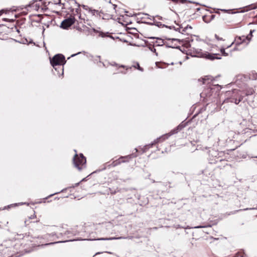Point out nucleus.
<instances>
[{
    "instance_id": "obj_39",
    "label": "nucleus",
    "mask_w": 257,
    "mask_h": 257,
    "mask_svg": "<svg viewBox=\"0 0 257 257\" xmlns=\"http://www.w3.org/2000/svg\"><path fill=\"white\" fill-rule=\"evenodd\" d=\"M120 67H123V68H124V67H125V66H123V65H121Z\"/></svg>"
},
{
    "instance_id": "obj_16",
    "label": "nucleus",
    "mask_w": 257,
    "mask_h": 257,
    "mask_svg": "<svg viewBox=\"0 0 257 257\" xmlns=\"http://www.w3.org/2000/svg\"><path fill=\"white\" fill-rule=\"evenodd\" d=\"M249 78L252 80H256L257 79V73L252 72L249 74Z\"/></svg>"
},
{
    "instance_id": "obj_21",
    "label": "nucleus",
    "mask_w": 257,
    "mask_h": 257,
    "mask_svg": "<svg viewBox=\"0 0 257 257\" xmlns=\"http://www.w3.org/2000/svg\"><path fill=\"white\" fill-rule=\"evenodd\" d=\"M134 67H135L136 68H137L141 71H143V69L140 66L139 63H137L136 65H134Z\"/></svg>"
},
{
    "instance_id": "obj_23",
    "label": "nucleus",
    "mask_w": 257,
    "mask_h": 257,
    "mask_svg": "<svg viewBox=\"0 0 257 257\" xmlns=\"http://www.w3.org/2000/svg\"><path fill=\"white\" fill-rule=\"evenodd\" d=\"M130 159H129V158L124 159H121V163H122L128 162L129 161V160H130Z\"/></svg>"
},
{
    "instance_id": "obj_8",
    "label": "nucleus",
    "mask_w": 257,
    "mask_h": 257,
    "mask_svg": "<svg viewBox=\"0 0 257 257\" xmlns=\"http://www.w3.org/2000/svg\"><path fill=\"white\" fill-rule=\"evenodd\" d=\"M137 156V155L134 154H132L131 155H127L125 156H121L118 159L113 161L111 164L110 166H111L112 167H115L120 164L121 163V159H124L127 158L132 159L133 158L136 157Z\"/></svg>"
},
{
    "instance_id": "obj_10",
    "label": "nucleus",
    "mask_w": 257,
    "mask_h": 257,
    "mask_svg": "<svg viewBox=\"0 0 257 257\" xmlns=\"http://www.w3.org/2000/svg\"><path fill=\"white\" fill-rule=\"evenodd\" d=\"M130 238V237H125L120 236V237H109V238H100L98 239V240H114V239H125V238Z\"/></svg>"
},
{
    "instance_id": "obj_19",
    "label": "nucleus",
    "mask_w": 257,
    "mask_h": 257,
    "mask_svg": "<svg viewBox=\"0 0 257 257\" xmlns=\"http://www.w3.org/2000/svg\"><path fill=\"white\" fill-rule=\"evenodd\" d=\"M156 25L157 26H158V27H166V28H169V26H168L167 25H165V24H162L160 22H157Z\"/></svg>"
},
{
    "instance_id": "obj_5",
    "label": "nucleus",
    "mask_w": 257,
    "mask_h": 257,
    "mask_svg": "<svg viewBox=\"0 0 257 257\" xmlns=\"http://www.w3.org/2000/svg\"><path fill=\"white\" fill-rule=\"evenodd\" d=\"M254 32V30H250L249 34L247 36H242L236 37L234 40V42L235 43L236 45H239L243 43H245L246 41H247L246 42L247 45L251 39L252 37V34Z\"/></svg>"
},
{
    "instance_id": "obj_47",
    "label": "nucleus",
    "mask_w": 257,
    "mask_h": 257,
    "mask_svg": "<svg viewBox=\"0 0 257 257\" xmlns=\"http://www.w3.org/2000/svg\"><path fill=\"white\" fill-rule=\"evenodd\" d=\"M60 235L61 236H62V233H60Z\"/></svg>"
},
{
    "instance_id": "obj_13",
    "label": "nucleus",
    "mask_w": 257,
    "mask_h": 257,
    "mask_svg": "<svg viewBox=\"0 0 257 257\" xmlns=\"http://www.w3.org/2000/svg\"><path fill=\"white\" fill-rule=\"evenodd\" d=\"M169 28L170 29H174L176 31H178L182 34H183L184 32H183V28L181 27L180 26L179 28H176L174 26H169Z\"/></svg>"
},
{
    "instance_id": "obj_2",
    "label": "nucleus",
    "mask_w": 257,
    "mask_h": 257,
    "mask_svg": "<svg viewBox=\"0 0 257 257\" xmlns=\"http://www.w3.org/2000/svg\"><path fill=\"white\" fill-rule=\"evenodd\" d=\"M185 126V124H183V122L180 123L178 126L175 127L174 129L172 130L169 133L166 134L165 135H163L161 137L157 138L155 140H154V142L151 144L149 145V146L151 147L154 144H156L159 143L160 141H164L166 139H168L171 136L177 134L179 131H181L182 128H183Z\"/></svg>"
},
{
    "instance_id": "obj_20",
    "label": "nucleus",
    "mask_w": 257,
    "mask_h": 257,
    "mask_svg": "<svg viewBox=\"0 0 257 257\" xmlns=\"http://www.w3.org/2000/svg\"><path fill=\"white\" fill-rule=\"evenodd\" d=\"M209 153H211V155L213 156H214L215 157L217 155H218V153L215 151V150H212L211 151H209ZM210 155V154H209Z\"/></svg>"
},
{
    "instance_id": "obj_48",
    "label": "nucleus",
    "mask_w": 257,
    "mask_h": 257,
    "mask_svg": "<svg viewBox=\"0 0 257 257\" xmlns=\"http://www.w3.org/2000/svg\"><path fill=\"white\" fill-rule=\"evenodd\" d=\"M255 7H252L251 9H255Z\"/></svg>"
},
{
    "instance_id": "obj_25",
    "label": "nucleus",
    "mask_w": 257,
    "mask_h": 257,
    "mask_svg": "<svg viewBox=\"0 0 257 257\" xmlns=\"http://www.w3.org/2000/svg\"><path fill=\"white\" fill-rule=\"evenodd\" d=\"M61 0H55L54 3L56 5H60L61 4Z\"/></svg>"
},
{
    "instance_id": "obj_17",
    "label": "nucleus",
    "mask_w": 257,
    "mask_h": 257,
    "mask_svg": "<svg viewBox=\"0 0 257 257\" xmlns=\"http://www.w3.org/2000/svg\"><path fill=\"white\" fill-rule=\"evenodd\" d=\"M242 99V98H241V97H240L239 99H237V98L234 99L233 98V99H232V100H231V102H234L235 104H238L241 101Z\"/></svg>"
},
{
    "instance_id": "obj_1",
    "label": "nucleus",
    "mask_w": 257,
    "mask_h": 257,
    "mask_svg": "<svg viewBox=\"0 0 257 257\" xmlns=\"http://www.w3.org/2000/svg\"><path fill=\"white\" fill-rule=\"evenodd\" d=\"M73 162L75 167L79 171H81L86 166V160L82 154L78 155L76 153L73 157Z\"/></svg>"
},
{
    "instance_id": "obj_41",
    "label": "nucleus",
    "mask_w": 257,
    "mask_h": 257,
    "mask_svg": "<svg viewBox=\"0 0 257 257\" xmlns=\"http://www.w3.org/2000/svg\"><path fill=\"white\" fill-rule=\"evenodd\" d=\"M203 83H205V82H204V81H205V79H203Z\"/></svg>"
},
{
    "instance_id": "obj_53",
    "label": "nucleus",
    "mask_w": 257,
    "mask_h": 257,
    "mask_svg": "<svg viewBox=\"0 0 257 257\" xmlns=\"http://www.w3.org/2000/svg\"><path fill=\"white\" fill-rule=\"evenodd\" d=\"M256 164H257V162H256Z\"/></svg>"
},
{
    "instance_id": "obj_31",
    "label": "nucleus",
    "mask_w": 257,
    "mask_h": 257,
    "mask_svg": "<svg viewBox=\"0 0 257 257\" xmlns=\"http://www.w3.org/2000/svg\"><path fill=\"white\" fill-rule=\"evenodd\" d=\"M215 37L218 40H222V38H219L218 36H217V35H215Z\"/></svg>"
},
{
    "instance_id": "obj_44",
    "label": "nucleus",
    "mask_w": 257,
    "mask_h": 257,
    "mask_svg": "<svg viewBox=\"0 0 257 257\" xmlns=\"http://www.w3.org/2000/svg\"><path fill=\"white\" fill-rule=\"evenodd\" d=\"M85 179H83L80 182L84 180Z\"/></svg>"
},
{
    "instance_id": "obj_14",
    "label": "nucleus",
    "mask_w": 257,
    "mask_h": 257,
    "mask_svg": "<svg viewBox=\"0 0 257 257\" xmlns=\"http://www.w3.org/2000/svg\"><path fill=\"white\" fill-rule=\"evenodd\" d=\"M209 20H206V17H203V21L205 22V23H209L211 20H212L214 17H215V15H211L210 16H209Z\"/></svg>"
},
{
    "instance_id": "obj_26",
    "label": "nucleus",
    "mask_w": 257,
    "mask_h": 257,
    "mask_svg": "<svg viewBox=\"0 0 257 257\" xmlns=\"http://www.w3.org/2000/svg\"><path fill=\"white\" fill-rule=\"evenodd\" d=\"M149 49H150V50L151 51H152V52H154V53H155V52H156V49H155L154 47H149Z\"/></svg>"
},
{
    "instance_id": "obj_35",
    "label": "nucleus",
    "mask_w": 257,
    "mask_h": 257,
    "mask_svg": "<svg viewBox=\"0 0 257 257\" xmlns=\"http://www.w3.org/2000/svg\"><path fill=\"white\" fill-rule=\"evenodd\" d=\"M57 193H54V194H51V195H50L49 196V197H51V196H52L53 195H54V194H57Z\"/></svg>"
},
{
    "instance_id": "obj_27",
    "label": "nucleus",
    "mask_w": 257,
    "mask_h": 257,
    "mask_svg": "<svg viewBox=\"0 0 257 257\" xmlns=\"http://www.w3.org/2000/svg\"><path fill=\"white\" fill-rule=\"evenodd\" d=\"M160 41L161 42H159V44H158V46H162L164 44V42L162 40L160 39Z\"/></svg>"
},
{
    "instance_id": "obj_6",
    "label": "nucleus",
    "mask_w": 257,
    "mask_h": 257,
    "mask_svg": "<svg viewBox=\"0 0 257 257\" xmlns=\"http://www.w3.org/2000/svg\"><path fill=\"white\" fill-rule=\"evenodd\" d=\"M75 21V19L74 16H71L70 18L63 20L61 24V27L63 29H67L72 26Z\"/></svg>"
},
{
    "instance_id": "obj_51",
    "label": "nucleus",
    "mask_w": 257,
    "mask_h": 257,
    "mask_svg": "<svg viewBox=\"0 0 257 257\" xmlns=\"http://www.w3.org/2000/svg\"><path fill=\"white\" fill-rule=\"evenodd\" d=\"M24 203H21V204L22 205V204H24Z\"/></svg>"
},
{
    "instance_id": "obj_50",
    "label": "nucleus",
    "mask_w": 257,
    "mask_h": 257,
    "mask_svg": "<svg viewBox=\"0 0 257 257\" xmlns=\"http://www.w3.org/2000/svg\"><path fill=\"white\" fill-rule=\"evenodd\" d=\"M59 238V236H57V238Z\"/></svg>"
},
{
    "instance_id": "obj_40",
    "label": "nucleus",
    "mask_w": 257,
    "mask_h": 257,
    "mask_svg": "<svg viewBox=\"0 0 257 257\" xmlns=\"http://www.w3.org/2000/svg\"><path fill=\"white\" fill-rule=\"evenodd\" d=\"M108 3H109V4H111V1H110V0H109V1Z\"/></svg>"
},
{
    "instance_id": "obj_36",
    "label": "nucleus",
    "mask_w": 257,
    "mask_h": 257,
    "mask_svg": "<svg viewBox=\"0 0 257 257\" xmlns=\"http://www.w3.org/2000/svg\"><path fill=\"white\" fill-rule=\"evenodd\" d=\"M112 6L113 7V9L115 10L116 7V5H113Z\"/></svg>"
},
{
    "instance_id": "obj_42",
    "label": "nucleus",
    "mask_w": 257,
    "mask_h": 257,
    "mask_svg": "<svg viewBox=\"0 0 257 257\" xmlns=\"http://www.w3.org/2000/svg\"><path fill=\"white\" fill-rule=\"evenodd\" d=\"M237 91H238V90H234V92H237Z\"/></svg>"
},
{
    "instance_id": "obj_3",
    "label": "nucleus",
    "mask_w": 257,
    "mask_h": 257,
    "mask_svg": "<svg viewBox=\"0 0 257 257\" xmlns=\"http://www.w3.org/2000/svg\"><path fill=\"white\" fill-rule=\"evenodd\" d=\"M50 63L53 67L57 70L56 66L61 67L66 63L65 57L60 54L55 55L52 58H50Z\"/></svg>"
},
{
    "instance_id": "obj_33",
    "label": "nucleus",
    "mask_w": 257,
    "mask_h": 257,
    "mask_svg": "<svg viewBox=\"0 0 257 257\" xmlns=\"http://www.w3.org/2000/svg\"><path fill=\"white\" fill-rule=\"evenodd\" d=\"M79 53H80V52H79V53H78L77 54H73V55H71V57H74V56H76V55H77V54H78Z\"/></svg>"
},
{
    "instance_id": "obj_7",
    "label": "nucleus",
    "mask_w": 257,
    "mask_h": 257,
    "mask_svg": "<svg viewBox=\"0 0 257 257\" xmlns=\"http://www.w3.org/2000/svg\"><path fill=\"white\" fill-rule=\"evenodd\" d=\"M82 7L84 10H85L86 11H87L88 12V13H89L92 15L95 16L99 18H101V14H103L102 11H101V10L98 11V10L92 9L91 8H90L87 6L83 5Z\"/></svg>"
},
{
    "instance_id": "obj_43",
    "label": "nucleus",
    "mask_w": 257,
    "mask_h": 257,
    "mask_svg": "<svg viewBox=\"0 0 257 257\" xmlns=\"http://www.w3.org/2000/svg\"><path fill=\"white\" fill-rule=\"evenodd\" d=\"M135 150H136V152H138V150L137 149H135Z\"/></svg>"
},
{
    "instance_id": "obj_32",
    "label": "nucleus",
    "mask_w": 257,
    "mask_h": 257,
    "mask_svg": "<svg viewBox=\"0 0 257 257\" xmlns=\"http://www.w3.org/2000/svg\"><path fill=\"white\" fill-rule=\"evenodd\" d=\"M203 17H206V20H209V16H204Z\"/></svg>"
},
{
    "instance_id": "obj_52",
    "label": "nucleus",
    "mask_w": 257,
    "mask_h": 257,
    "mask_svg": "<svg viewBox=\"0 0 257 257\" xmlns=\"http://www.w3.org/2000/svg\"><path fill=\"white\" fill-rule=\"evenodd\" d=\"M254 158H257V156H256V157H254Z\"/></svg>"
},
{
    "instance_id": "obj_11",
    "label": "nucleus",
    "mask_w": 257,
    "mask_h": 257,
    "mask_svg": "<svg viewBox=\"0 0 257 257\" xmlns=\"http://www.w3.org/2000/svg\"><path fill=\"white\" fill-rule=\"evenodd\" d=\"M136 15L138 16H140V18L142 19H146V17H147V19L151 20V19L149 17H150L149 15L148 14L138 13V14H137Z\"/></svg>"
},
{
    "instance_id": "obj_38",
    "label": "nucleus",
    "mask_w": 257,
    "mask_h": 257,
    "mask_svg": "<svg viewBox=\"0 0 257 257\" xmlns=\"http://www.w3.org/2000/svg\"><path fill=\"white\" fill-rule=\"evenodd\" d=\"M100 36H101V37H103V34H102V33H101V34H100Z\"/></svg>"
},
{
    "instance_id": "obj_29",
    "label": "nucleus",
    "mask_w": 257,
    "mask_h": 257,
    "mask_svg": "<svg viewBox=\"0 0 257 257\" xmlns=\"http://www.w3.org/2000/svg\"><path fill=\"white\" fill-rule=\"evenodd\" d=\"M203 227H204V226H198L195 227V228H203Z\"/></svg>"
},
{
    "instance_id": "obj_12",
    "label": "nucleus",
    "mask_w": 257,
    "mask_h": 257,
    "mask_svg": "<svg viewBox=\"0 0 257 257\" xmlns=\"http://www.w3.org/2000/svg\"><path fill=\"white\" fill-rule=\"evenodd\" d=\"M112 15L108 14H104L103 12V14H101V18L103 20H109L112 18Z\"/></svg>"
},
{
    "instance_id": "obj_18",
    "label": "nucleus",
    "mask_w": 257,
    "mask_h": 257,
    "mask_svg": "<svg viewBox=\"0 0 257 257\" xmlns=\"http://www.w3.org/2000/svg\"><path fill=\"white\" fill-rule=\"evenodd\" d=\"M220 52L222 53V54L224 56H227L228 55V53L225 52V49L223 48L220 49Z\"/></svg>"
},
{
    "instance_id": "obj_22",
    "label": "nucleus",
    "mask_w": 257,
    "mask_h": 257,
    "mask_svg": "<svg viewBox=\"0 0 257 257\" xmlns=\"http://www.w3.org/2000/svg\"><path fill=\"white\" fill-rule=\"evenodd\" d=\"M188 28L192 29V27L189 25H187L186 27L183 29V32H185Z\"/></svg>"
},
{
    "instance_id": "obj_46",
    "label": "nucleus",
    "mask_w": 257,
    "mask_h": 257,
    "mask_svg": "<svg viewBox=\"0 0 257 257\" xmlns=\"http://www.w3.org/2000/svg\"><path fill=\"white\" fill-rule=\"evenodd\" d=\"M55 235V234H52V236H54V235Z\"/></svg>"
},
{
    "instance_id": "obj_49",
    "label": "nucleus",
    "mask_w": 257,
    "mask_h": 257,
    "mask_svg": "<svg viewBox=\"0 0 257 257\" xmlns=\"http://www.w3.org/2000/svg\"><path fill=\"white\" fill-rule=\"evenodd\" d=\"M249 209H254V208H250Z\"/></svg>"
},
{
    "instance_id": "obj_30",
    "label": "nucleus",
    "mask_w": 257,
    "mask_h": 257,
    "mask_svg": "<svg viewBox=\"0 0 257 257\" xmlns=\"http://www.w3.org/2000/svg\"><path fill=\"white\" fill-rule=\"evenodd\" d=\"M79 183H80V182L77 183H76V184H75V186H73V187L74 188V187H76V186H78V185H79Z\"/></svg>"
},
{
    "instance_id": "obj_28",
    "label": "nucleus",
    "mask_w": 257,
    "mask_h": 257,
    "mask_svg": "<svg viewBox=\"0 0 257 257\" xmlns=\"http://www.w3.org/2000/svg\"><path fill=\"white\" fill-rule=\"evenodd\" d=\"M175 227L176 228H182V227L180 225H176Z\"/></svg>"
},
{
    "instance_id": "obj_37",
    "label": "nucleus",
    "mask_w": 257,
    "mask_h": 257,
    "mask_svg": "<svg viewBox=\"0 0 257 257\" xmlns=\"http://www.w3.org/2000/svg\"><path fill=\"white\" fill-rule=\"evenodd\" d=\"M233 43H234V42H232V43L231 44V45H230L229 46H227V48H229L230 47H231V46L233 45Z\"/></svg>"
},
{
    "instance_id": "obj_15",
    "label": "nucleus",
    "mask_w": 257,
    "mask_h": 257,
    "mask_svg": "<svg viewBox=\"0 0 257 257\" xmlns=\"http://www.w3.org/2000/svg\"><path fill=\"white\" fill-rule=\"evenodd\" d=\"M74 240H75V239H69V240H64V241H56V242H51L50 243H47L45 245H50V244H55V243H58L65 242H67V241H74Z\"/></svg>"
},
{
    "instance_id": "obj_24",
    "label": "nucleus",
    "mask_w": 257,
    "mask_h": 257,
    "mask_svg": "<svg viewBox=\"0 0 257 257\" xmlns=\"http://www.w3.org/2000/svg\"><path fill=\"white\" fill-rule=\"evenodd\" d=\"M254 91L252 89H250L248 92H246V95H251L253 93Z\"/></svg>"
},
{
    "instance_id": "obj_45",
    "label": "nucleus",
    "mask_w": 257,
    "mask_h": 257,
    "mask_svg": "<svg viewBox=\"0 0 257 257\" xmlns=\"http://www.w3.org/2000/svg\"><path fill=\"white\" fill-rule=\"evenodd\" d=\"M248 208H246V209H244V210H248Z\"/></svg>"
},
{
    "instance_id": "obj_9",
    "label": "nucleus",
    "mask_w": 257,
    "mask_h": 257,
    "mask_svg": "<svg viewBox=\"0 0 257 257\" xmlns=\"http://www.w3.org/2000/svg\"><path fill=\"white\" fill-rule=\"evenodd\" d=\"M72 2L74 3L77 7V8H76L75 9H72L71 10V12H72V15H73L74 17V16H76L77 15H79L80 13V9H79L80 5L77 4L75 0H72Z\"/></svg>"
},
{
    "instance_id": "obj_34",
    "label": "nucleus",
    "mask_w": 257,
    "mask_h": 257,
    "mask_svg": "<svg viewBox=\"0 0 257 257\" xmlns=\"http://www.w3.org/2000/svg\"><path fill=\"white\" fill-rule=\"evenodd\" d=\"M69 233V231H66L65 233H64V234H68Z\"/></svg>"
},
{
    "instance_id": "obj_4",
    "label": "nucleus",
    "mask_w": 257,
    "mask_h": 257,
    "mask_svg": "<svg viewBox=\"0 0 257 257\" xmlns=\"http://www.w3.org/2000/svg\"><path fill=\"white\" fill-rule=\"evenodd\" d=\"M196 51V56L198 57H204L211 60L214 59H220L221 57H217V54H211L208 52H203L201 49H197Z\"/></svg>"
}]
</instances>
